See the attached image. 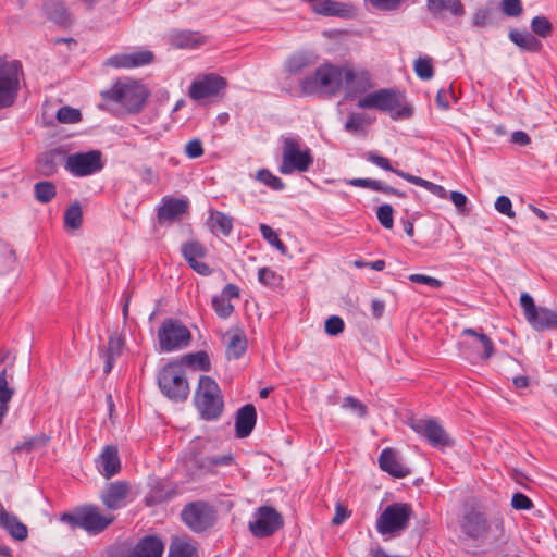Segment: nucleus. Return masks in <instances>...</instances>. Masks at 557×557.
<instances>
[{"mask_svg": "<svg viewBox=\"0 0 557 557\" xmlns=\"http://www.w3.org/2000/svg\"><path fill=\"white\" fill-rule=\"evenodd\" d=\"M195 404L205 420H216L222 414L223 396L218 383L210 376H200Z\"/></svg>", "mask_w": 557, "mask_h": 557, "instance_id": "nucleus-6", "label": "nucleus"}, {"mask_svg": "<svg viewBox=\"0 0 557 557\" xmlns=\"http://www.w3.org/2000/svg\"><path fill=\"white\" fill-rule=\"evenodd\" d=\"M414 72L421 79H431L434 75L432 59L429 57L419 58L414 62Z\"/></svg>", "mask_w": 557, "mask_h": 557, "instance_id": "nucleus-49", "label": "nucleus"}, {"mask_svg": "<svg viewBox=\"0 0 557 557\" xmlns=\"http://www.w3.org/2000/svg\"><path fill=\"white\" fill-rule=\"evenodd\" d=\"M227 87V81L215 73H208L195 78L188 90V96L194 101L222 97Z\"/></svg>", "mask_w": 557, "mask_h": 557, "instance_id": "nucleus-12", "label": "nucleus"}, {"mask_svg": "<svg viewBox=\"0 0 557 557\" xmlns=\"http://www.w3.org/2000/svg\"><path fill=\"white\" fill-rule=\"evenodd\" d=\"M181 251L194 271L205 276L212 273V269L207 263L198 261V259H202L207 255V248L201 243L198 240L186 242L182 245Z\"/></svg>", "mask_w": 557, "mask_h": 557, "instance_id": "nucleus-20", "label": "nucleus"}, {"mask_svg": "<svg viewBox=\"0 0 557 557\" xmlns=\"http://www.w3.org/2000/svg\"><path fill=\"white\" fill-rule=\"evenodd\" d=\"M123 346H124L123 336L114 333L108 339V347H107L106 354L117 358L122 352Z\"/></svg>", "mask_w": 557, "mask_h": 557, "instance_id": "nucleus-55", "label": "nucleus"}, {"mask_svg": "<svg viewBox=\"0 0 557 557\" xmlns=\"http://www.w3.org/2000/svg\"><path fill=\"white\" fill-rule=\"evenodd\" d=\"M397 175L403 177L404 180H406L407 182H409L411 184H414L417 186L425 188L431 194H433L434 196H436V197H438L441 199H446L447 198V191H446V189L442 185H437V184H435L433 182L426 181V180H424L422 177L412 175V174L407 173V172H397Z\"/></svg>", "mask_w": 557, "mask_h": 557, "instance_id": "nucleus-37", "label": "nucleus"}, {"mask_svg": "<svg viewBox=\"0 0 557 557\" xmlns=\"http://www.w3.org/2000/svg\"><path fill=\"white\" fill-rule=\"evenodd\" d=\"M366 159H367L369 162H371V163L375 164L376 166H379V168H381V169H383V170H385V171L393 172V173H395L396 175H397V172H403L401 170H396V169H394V168L391 165V161H389L387 158H385V157H383V156L379 154V153H377V152H375V151H368V152L366 153Z\"/></svg>", "mask_w": 557, "mask_h": 557, "instance_id": "nucleus-52", "label": "nucleus"}, {"mask_svg": "<svg viewBox=\"0 0 557 557\" xmlns=\"http://www.w3.org/2000/svg\"><path fill=\"white\" fill-rule=\"evenodd\" d=\"M258 280L261 284L267 286H276L281 277L275 271L269 268H260L258 271Z\"/></svg>", "mask_w": 557, "mask_h": 557, "instance_id": "nucleus-58", "label": "nucleus"}, {"mask_svg": "<svg viewBox=\"0 0 557 557\" xmlns=\"http://www.w3.org/2000/svg\"><path fill=\"white\" fill-rule=\"evenodd\" d=\"M64 224L65 226L77 230L82 225V208L81 206L75 202L71 205L65 213H64Z\"/></svg>", "mask_w": 557, "mask_h": 557, "instance_id": "nucleus-45", "label": "nucleus"}, {"mask_svg": "<svg viewBox=\"0 0 557 557\" xmlns=\"http://www.w3.org/2000/svg\"><path fill=\"white\" fill-rule=\"evenodd\" d=\"M357 107L389 113L394 121L409 119L413 114V109L405 101L404 95L393 88H381L366 94L359 98Z\"/></svg>", "mask_w": 557, "mask_h": 557, "instance_id": "nucleus-1", "label": "nucleus"}, {"mask_svg": "<svg viewBox=\"0 0 557 557\" xmlns=\"http://www.w3.org/2000/svg\"><path fill=\"white\" fill-rule=\"evenodd\" d=\"M426 10L435 20H445L449 13L454 17L463 16L466 13L461 0H426Z\"/></svg>", "mask_w": 557, "mask_h": 557, "instance_id": "nucleus-23", "label": "nucleus"}, {"mask_svg": "<svg viewBox=\"0 0 557 557\" xmlns=\"http://www.w3.org/2000/svg\"><path fill=\"white\" fill-rule=\"evenodd\" d=\"M345 66L325 63L319 66L312 75H307L300 83L305 95H337L344 85Z\"/></svg>", "mask_w": 557, "mask_h": 557, "instance_id": "nucleus-3", "label": "nucleus"}, {"mask_svg": "<svg viewBox=\"0 0 557 557\" xmlns=\"http://www.w3.org/2000/svg\"><path fill=\"white\" fill-rule=\"evenodd\" d=\"M22 65L18 61L0 58V110L11 107L20 89Z\"/></svg>", "mask_w": 557, "mask_h": 557, "instance_id": "nucleus-9", "label": "nucleus"}, {"mask_svg": "<svg viewBox=\"0 0 557 557\" xmlns=\"http://www.w3.org/2000/svg\"><path fill=\"white\" fill-rule=\"evenodd\" d=\"M502 12L509 17H517L522 13L521 0H502Z\"/></svg>", "mask_w": 557, "mask_h": 557, "instance_id": "nucleus-57", "label": "nucleus"}, {"mask_svg": "<svg viewBox=\"0 0 557 557\" xmlns=\"http://www.w3.org/2000/svg\"><path fill=\"white\" fill-rule=\"evenodd\" d=\"M393 212V207L388 203L380 206L376 211L380 224L387 230H391L394 225Z\"/></svg>", "mask_w": 557, "mask_h": 557, "instance_id": "nucleus-51", "label": "nucleus"}, {"mask_svg": "<svg viewBox=\"0 0 557 557\" xmlns=\"http://www.w3.org/2000/svg\"><path fill=\"white\" fill-rule=\"evenodd\" d=\"M166 557H200L195 541L187 537H175L169 546Z\"/></svg>", "mask_w": 557, "mask_h": 557, "instance_id": "nucleus-30", "label": "nucleus"}, {"mask_svg": "<svg viewBox=\"0 0 557 557\" xmlns=\"http://www.w3.org/2000/svg\"><path fill=\"white\" fill-rule=\"evenodd\" d=\"M492 9L488 7L479 8L472 16V25L476 27L485 26L491 17Z\"/></svg>", "mask_w": 557, "mask_h": 557, "instance_id": "nucleus-63", "label": "nucleus"}, {"mask_svg": "<svg viewBox=\"0 0 557 557\" xmlns=\"http://www.w3.org/2000/svg\"><path fill=\"white\" fill-rule=\"evenodd\" d=\"M520 306L525 320L535 331L557 330V311L545 307H537L528 293L520 296Z\"/></svg>", "mask_w": 557, "mask_h": 557, "instance_id": "nucleus-11", "label": "nucleus"}, {"mask_svg": "<svg viewBox=\"0 0 557 557\" xmlns=\"http://www.w3.org/2000/svg\"><path fill=\"white\" fill-rule=\"evenodd\" d=\"M129 485L125 481H115L108 484L101 492L100 499L109 510H117L126 506Z\"/></svg>", "mask_w": 557, "mask_h": 557, "instance_id": "nucleus-21", "label": "nucleus"}, {"mask_svg": "<svg viewBox=\"0 0 557 557\" xmlns=\"http://www.w3.org/2000/svg\"><path fill=\"white\" fill-rule=\"evenodd\" d=\"M412 508L407 503L388 505L376 520V530L382 535H398L407 529Z\"/></svg>", "mask_w": 557, "mask_h": 557, "instance_id": "nucleus-8", "label": "nucleus"}, {"mask_svg": "<svg viewBox=\"0 0 557 557\" xmlns=\"http://www.w3.org/2000/svg\"><path fill=\"white\" fill-rule=\"evenodd\" d=\"M45 10L48 16L58 24L65 25L71 20V13L65 3L60 0H48Z\"/></svg>", "mask_w": 557, "mask_h": 557, "instance_id": "nucleus-38", "label": "nucleus"}, {"mask_svg": "<svg viewBox=\"0 0 557 557\" xmlns=\"http://www.w3.org/2000/svg\"><path fill=\"white\" fill-rule=\"evenodd\" d=\"M163 550L164 544L158 536L147 535L140 539L124 557H162Z\"/></svg>", "mask_w": 557, "mask_h": 557, "instance_id": "nucleus-25", "label": "nucleus"}, {"mask_svg": "<svg viewBox=\"0 0 557 557\" xmlns=\"http://www.w3.org/2000/svg\"><path fill=\"white\" fill-rule=\"evenodd\" d=\"M409 425L417 434L423 436L434 447L453 445L451 440L436 420L413 419L410 421Z\"/></svg>", "mask_w": 557, "mask_h": 557, "instance_id": "nucleus-17", "label": "nucleus"}, {"mask_svg": "<svg viewBox=\"0 0 557 557\" xmlns=\"http://www.w3.org/2000/svg\"><path fill=\"white\" fill-rule=\"evenodd\" d=\"M345 99H355L361 95L368 94L373 87L371 75L366 70H355L345 66L344 75Z\"/></svg>", "mask_w": 557, "mask_h": 557, "instance_id": "nucleus-18", "label": "nucleus"}, {"mask_svg": "<svg viewBox=\"0 0 557 557\" xmlns=\"http://www.w3.org/2000/svg\"><path fill=\"white\" fill-rule=\"evenodd\" d=\"M212 308L221 319H227L234 312V306L230 300L221 297L220 295H215L212 297Z\"/></svg>", "mask_w": 557, "mask_h": 557, "instance_id": "nucleus-48", "label": "nucleus"}, {"mask_svg": "<svg viewBox=\"0 0 557 557\" xmlns=\"http://www.w3.org/2000/svg\"><path fill=\"white\" fill-rule=\"evenodd\" d=\"M462 335L472 337L459 344L460 354L465 359L474 363L476 360L486 361L493 356L494 344L487 335L478 333L473 329H465Z\"/></svg>", "mask_w": 557, "mask_h": 557, "instance_id": "nucleus-13", "label": "nucleus"}, {"mask_svg": "<svg viewBox=\"0 0 557 557\" xmlns=\"http://www.w3.org/2000/svg\"><path fill=\"white\" fill-rule=\"evenodd\" d=\"M49 436L45 434H39L36 436H33L30 438H27L21 443H18L14 447V451H32L34 449H38L41 447H45L49 442Z\"/></svg>", "mask_w": 557, "mask_h": 557, "instance_id": "nucleus-44", "label": "nucleus"}, {"mask_svg": "<svg viewBox=\"0 0 557 557\" xmlns=\"http://www.w3.org/2000/svg\"><path fill=\"white\" fill-rule=\"evenodd\" d=\"M371 124L372 120L367 113L351 112L344 124V129L351 135L366 136Z\"/></svg>", "mask_w": 557, "mask_h": 557, "instance_id": "nucleus-34", "label": "nucleus"}, {"mask_svg": "<svg viewBox=\"0 0 557 557\" xmlns=\"http://www.w3.org/2000/svg\"><path fill=\"white\" fill-rule=\"evenodd\" d=\"M312 11L323 16H345V5L335 0H320L311 7Z\"/></svg>", "mask_w": 557, "mask_h": 557, "instance_id": "nucleus-39", "label": "nucleus"}, {"mask_svg": "<svg viewBox=\"0 0 557 557\" xmlns=\"http://www.w3.org/2000/svg\"><path fill=\"white\" fill-rule=\"evenodd\" d=\"M343 407L354 411L360 418L366 417L368 413L367 406L352 396H348L344 399Z\"/></svg>", "mask_w": 557, "mask_h": 557, "instance_id": "nucleus-56", "label": "nucleus"}, {"mask_svg": "<svg viewBox=\"0 0 557 557\" xmlns=\"http://www.w3.org/2000/svg\"><path fill=\"white\" fill-rule=\"evenodd\" d=\"M257 421L253 405L247 404L238 409L235 420V431L238 438H245L252 432Z\"/></svg>", "mask_w": 557, "mask_h": 557, "instance_id": "nucleus-27", "label": "nucleus"}, {"mask_svg": "<svg viewBox=\"0 0 557 557\" xmlns=\"http://www.w3.org/2000/svg\"><path fill=\"white\" fill-rule=\"evenodd\" d=\"M153 58V53L149 50H136L111 55L104 61V65L114 69H134L152 63Z\"/></svg>", "mask_w": 557, "mask_h": 557, "instance_id": "nucleus-19", "label": "nucleus"}, {"mask_svg": "<svg viewBox=\"0 0 557 557\" xmlns=\"http://www.w3.org/2000/svg\"><path fill=\"white\" fill-rule=\"evenodd\" d=\"M260 233L263 236V238L273 247H275L277 250L285 252L286 247L284 243L278 238L277 233L269 225L267 224H260Z\"/></svg>", "mask_w": 557, "mask_h": 557, "instance_id": "nucleus-50", "label": "nucleus"}, {"mask_svg": "<svg viewBox=\"0 0 557 557\" xmlns=\"http://www.w3.org/2000/svg\"><path fill=\"white\" fill-rule=\"evenodd\" d=\"M227 359H239L247 350V337L244 331L236 329L235 331L227 332Z\"/></svg>", "mask_w": 557, "mask_h": 557, "instance_id": "nucleus-31", "label": "nucleus"}, {"mask_svg": "<svg viewBox=\"0 0 557 557\" xmlns=\"http://www.w3.org/2000/svg\"><path fill=\"white\" fill-rule=\"evenodd\" d=\"M203 37L190 30H177L170 35L172 46L180 49H193L203 44Z\"/></svg>", "mask_w": 557, "mask_h": 557, "instance_id": "nucleus-33", "label": "nucleus"}, {"mask_svg": "<svg viewBox=\"0 0 557 557\" xmlns=\"http://www.w3.org/2000/svg\"><path fill=\"white\" fill-rule=\"evenodd\" d=\"M203 152L205 151H203L202 143L198 138H194L185 145V154L189 159L200 158L203 154Z\"/></svg>", "mask_w": 557, "mask_h": 557, "instance_id": "nucleus-60", "label": "nucleus"}, {"mask_svg": "<svg viewBox=\"0 0 557 557\" xmlns=\"http://www.w3.org/2000/svg\"><path fill=\"white\" fill-rule=\"evenodd\" d=\"M34 194L37 201L47 203L57 195V188L53 183L42 181L35 184Z\"/></svg>", "mask_w": 557, "mask_h": 557, "instance_id": "nucleus-42", "label": "nucleus"}, {"mask_svg": "<svg viewBox=\"0 0 557 557\" xmlns=\"http://www.w3.org/2000/svg\"><path fill=\"white\" fill-rule=\"evenodd\" d=\"M283 524V517L277 510L270 506H261L255 512L248 528L253 536L262 539L273 535Z\"/></svg>", "mask_w": 557, "mask_h": 557, "instance_id": "nucleus-16", "label": "nucleus"}, {"mask_svg": "<svg viewBox=\"0 0 557 557\" xmlns=\"http://www.w3.org/2000/svg\"><path fill=\"white\" fill-rule=\"evenodd\" d=\"M409 281L412 283H417V284L429 285L430 287H432L434 289L441 288L443 286V282L440 281L438 278H435V277H432L429 275H424V274H411V275H409Z\"/></svg>", "mask_w": 557, "mask_h": 557, "instance_id": "nucleus-62", "label": "nucleus"}, {"mask_svg": "<svg viewBox=\"0 0 557 557\" xmlns=\"http://www.w3.org/2000/svg\"><path fill=\"white\" fill-rule=\"evenodd\" d=\"M180 363L200 371H209L211 367L209 356L203 350L185 355Z\"/></svg>", "mask_w": 557, "mask_h": 557, "instance_id": "nucleus-40", "label": "nucleus"}, {"mask_svg": "<svg viewBox=\"0 0 557 557\" xmlns=\"http://www.w3.org/2000/svg\"><path fill=\"white\" fill-rule=\"evenodd\" d=\"M159 388L173 401H184L189 395V384L180 362H169L158 373Z\"/></svg>", "mask_w": 557, "mask_h": 557, "instance_id": "nucleus-7", "label": "nucleus"}, {"mask_svg": "<svg viewBox=\"0 0 557 557\" xmlns=\"http://www.w3.org/2000/svg\"><path fill=\"white\" fill-rule=\"evenodd\" d=\"M317 57L309 52H296L287 58L285 61V71L289 75L300 74L307 67L314 65Z\"/></svg>", "mask_w": 557, "mask_h": 557, "instance_id": "nucleus-29", "label": "nucleus"}, {"mask_svg": "<svg viewBox=\"0 0 557 557\" xmlns=\"http://www.w3.org/2000/svg\"><path fill=\"white\" fill-rule=\"evenodd\" d=\"M531 29L535 35L546 38L552 34L553 25L546 16L537 15L531 21Z\"/></svg>", "mask_w": 557, "mask_h": 557, "instance_id": "nucleus-46", "label": "nucleus"}, {"mask_svg": "<svg viewBox=\"0 0 557 557\" xmlns=\"http://www.w3.org/2000/svg\"><path fill=\"white\" fill-rule=\"evenodd\" d=\"M0 527L5 529L14 540L23 541L28 536L27 527L15 515L8 512L1 503Z\"/></svg>", "mask_w": 557, "mask_h": 557, "instance_id": "nucleus-28", "label": "nucleus"}, {"mask_svg": "<svg viewBox=\"0 0 557 557\" xmlns=\"http://www.w3.org/2000/svg\"><path fill=\"white\" fill-rule=\"evenodd\" d=\"M60 520L72 530L82 529L89 535H98L107 530L115 520V516L111 512H104L97 505H83L73 512H65Z\"/></svg>", "mask_w": 557, "mask_h": 557, "instance_id": "nucleus-2", "label": "nucleus"}, {"mask_svg": "<svg viewBox=\"0 0 557 557\" xmlns=\"http://www.w3.org/2000/svg\"><path fill=\"white\" fill-rule=\"evenodd\" d=\"M380 468L395 478H405L410 474V469L401 463L397 451L393 448H384L379 457Z\"/></svg>", "mask_w": 557, "mask_h": 557, "instance_id": "nucleus-26", "label": "nucleus"}, {"mask_svg": "<svg viewBox=\"0 0 557 557\" xmlns=\"http://www.w3.org/2000/svg\"><path fill=\"white\" fill-rule=\"evenodd\" d=\"M100 95L107 103H116L129 113H137L144 107L148 91L137 82H116Z\"/></svg>", "mask_w": 557, "mask_h": 557, "instance_id": "nucleus-4", "label": "nucleus"}, {"mask_svg": "<svg viewBox=\"0 0 557 557\" xmlns=\"http://www.w3.org/2000/svg\"><path fill=\"white\" fill-rule=\"evenodd\" d=\"M345 323L343 319L338 315H331L326 319L324 324L325 333L331 336H336L344 331Z\"/></svg>", "mask_w": 557, "mask_h": 557, "instance_id": "nucleus-54", "label": "nucleus"}, {"mask_svg": "<svg viewBox=\"0 0 557 557\" xmlns=\"http://www.w3.org/2000/svg\"><path fill=\"white\" fill-rule=\"evenodd\" d=\"M256 178L273 190H283L285 188L284 182L268 169L259 170L257 172Z\"/></svg>", "mask_w": 557, "mask_h": 557, "instance_id": "nucleus-43", "label": "nucleus"}, {"mask_svg": "<svg viewBox=\"0 0 557 557\" xmlns=\"http://www.w3.org/2000/svg\"><path fill=\"white\" fill-rule=\"evenodd\" d=\"M103 166L102 153L99 150L71 153L65 160V169L76 177L92 175Z\"/></svg>", "mask_w": 557, "mask_h": 557, "instance_id": "nucleus-14", "label": "nucleus"}, {"mask_svg": "<svg viewBox=\"0 0 557 557\" xmlns=\"http://www.w3.org/2000/svg\"><path fill=\"white\" fill-rule=\"evenodd\" d=\"M495 209L499 213H502L508 218H515V215H516L515 211L512 210L511 200L507 196L497 197V199L495 201Z\"/></svg>", "mask_w": 557, "mask_h": 557, "instance_id": "nucleus-61", "label": "nucleus"}, {"mask_svg": "<svg viewBox=\"0 0 557 557\" xmlns=\"http://www.w3.org/2000/svg\"><path fill=\"white\" fill-rule=\"evenodd\" d=\"M96 466L101 475L110 479L117 474L121 470V461L119 457L117 447L107 445L99 457L96 459Z\"/></svg>", "mask_w": 557, "mask_h": 557, "instance_id": "nucleus-24", "label": "nucleus"}, {"mask_svg": "<svg viewBox=\"0 0 557 557\" xmlns=\"http://www.w3.org/2000/svg\"><path fill=\"white\" fill-rule=\"evenodd\" d=\"M184 523L194 532H202L213 525L215 511L206 502H194L184 507L181 512Z\"/></svg>", "mask_w": 557, "mask_h": 557, "instance_id": "nucleus-15", "label": "nucleus"}, {"mask_svg": "<svg viewBox=\"0 0 557 557\" xmlns=\"http://www.w3.org/2000/svg\"><path fill=\"white\" fill-rule=\"evenodd\" d=\"M509 39L517 45L519 48L530 51L539 52L543 45L542 42L529 32H520L518 29H511L508 34Z\"/></svg>", "mask_w": 557, "mask_h": 557, "instance_id": "nucleus-35", "label": "nucleus"}, {"mask_svg": "<svg viewBox=\"0 0 557 557\" xmlns=\"http://www.w3.org/2000/svg\"><path fill=\"white\" fill-rule=\"evenodd\" d=\"M191 339L189 330L178 320L165 319L158 331L160 350L170 352L186 347Z\"/></svg>", "mask_w": 557, "mask_h": 557, "instance_id": "nucleus-10", "label": "nucleus"}, {"mask_svg": "<svg viewBox=\"0 0 557 557\" xmlns=\"http://www.w3.org/2000/svg\"><path fill=\"white\" fill-rule=\"evenodd\" d=\"M461 529L469 537L480 540L487 535L490 525L482 512L471 509L465 513Z\"/></svg>", "mask_w": 557, "mask_h": 557, "instance_id": "nucleus-22", "label": "nucleus"}, {"mask_svg": "<svg viewBox=\"0 0 557 557\" xmlns=\"http://www.w3.org/2000/svg\"><path fill=\"white\" fill-rule=\"evenodd\" d=\"M57 120L63 124H75L82 121V113L78 109L63 106L57 112Z\"/></svg>", "mask_w": 557, "mask_h": 557, "instance_id": "nucleus-47", "label": "nucleus"}, {"mask_svg": "<svg viewBox=\"0 0 557 557\" xmlns=\"http://www.w3.org/2000/svg\"><path fill=\"white\" fill-rule=\"evenodd\" d=\"M313 164V156L308 147H305L297 137H282V162L278 172L289 175L295 172H307Z\"/></svg>", "mask_w": 557, "mask_h": 557, "instance_id": "nucleus-5", "label": "nucleus"}, {"mask_svg": "<svg viewBox=\"0 0 557 557\" xmlns=\"http://www.w3.org/2000/svg\"><path fill=\"white\" fill-rule=\"evenodd\" d=\"M511 506L516 510H530L533 507V502L522 493H515L511 498Z\"/></svg>", "mask_w": 557, "mask_h": 557, "instance_id": "nucleus-64", "label": "nucleus"}, {"mask_svg": "<svg viewBox=\"0 0 557 557\" xmlns=\"http://www.w3.org/2000/svg\"><path fill=\"white\" fill-rule=\"evenodd\" d=\"M368 188L375 190V191H381L386 195H395L398 197H406V194L404 191H400V190L383 183L382 181H377V180L369 178Z\"/></svg>", "mask_w": 557, "mask_h": 557, "instance_id": "nucleus-53", "label": "nucleus"}, {"mask_svg": "<svg viewBox=\"0 0 557 557\" xmlns=\"http://www.w3.org/2000/svg\"><path fill=\"white\" fill-rule=\"evenodd\" d=\"M211 232L214 235L230 236L233 230V219L220 211H212L208 220Z\"/></svg>", "mask_w": 557, "mask_h": 557, "instance_id": "nucleus-36", "label": "nucleus"}, {"mask_svg": "<svg viewBox=\"0 0 557 557\" xmlns=\"http://www.w3.org/2000/svg\"><path fill=\"white\" fill-rule=\"evenodd\" d=\"M188 203L182 199H163V205L158 210L160 221H172L187 211Z\"/></svg>", "mask_w": 557, "mask_h": 557, "instance_id": "nucleus-32", "label": "nucleus"}, {"mask_svg": "<svg viewBox=\"0 0 557 557\" xmlns=\"http://www.w3.org/2000/svg\"><path fill=\"white\" fill-rule=\"evenodd\" d=\"M58 152L47 151L37 159V171L44 176H51L58 170L57 163Z\"/></svg>", "mask_w": 557, "mask_h": 557, "instance_id": "nucleus-41", "label": "nucleus"}, {"mask_svg": "<svg viewBox=\"0 0 557 557\" xmlns=\"http://www.w3.org/2000/svg\"><path fill=\"white\" fill-rule=\"evenodd\" d=\"M450 100L456 101V96L449 87L448 89L442 88L437 91L436 103L442 110H448L450 107Z\"/></svg>", "mask_w": 557, "mask_h": 557, "instance_id": "nucleus-59", "label": "nucleus"}]
</instances>
